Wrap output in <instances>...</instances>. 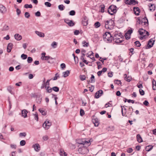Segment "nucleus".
<instances>
[{"label": "nucleus", "mask_w": 156, "mask_h": 156, "mask_svg": "<svg viewBox=\"0 0 156 156\" xmlns=\"http://www.w3.org/2000/svg\"><path fill=\"white\" fill-rule=\"evenodd\" d=\"M60 155L61 156H62L63 155V154L64 155V156H66L67 155V154H66V153L62 150H60V153H59Z\"/></svg>", "instance_id": "nucleus-24"}, {"label": "nucleus", "mask_w": 156, "mask_h": 156, "mask_svg": "<svg viewBox=\"0 0 156 156\" xmlns=\"http://www.w3.org/2000/svg\"><path fill=\"white\" fill-rule=\"evenodd\" d=\"M95 81V80L94 79H91L90 80H87V82L88 83H93Z\"/></svg>", "instance_id": "nucleus-56"}, {"label": "nucleus", "mask_w": 156, "mask_h": 156, "mask_svg": "<svg viewBox=\"0 0 156 156\" xmlns=\"http://www.w3.org/2000/svg\"><path fill=\"white\" fill-rule=\"evenodd\" d=\"M143 104L145 106H148L149 103L147 101L145 100L143 102Z\"/></svg>", "instance_id": "nucleus-59"}, {"label": "nucleus", "mask_w": 156, "mask_h": 156, "mask_svg": "<svg viewBox=\"0 0 156 156\" xmlns=\"http://www.w3.org/2000/svg\"><path fill=\"white\" fill-rule=\"evenodd\" d=\"M130 5L133 4V5H135L136 4L138 3V2L136 1L135 0H130Z\"/></svg>", "instance_id": "nucleus-35"}, {"label": "nucleus", "mask_w": 156, "mask_h": 156, "mask_svg": "<svg viewBox=\"0 0 156 156\" xmlns=\"http://www.w3.org/2000/svg\"><path fill=\"white\" fill-rule=\"evenodd\" d=\"M149 10L151 11H154L155 9V6L154 5L151 4H149Z\"/></svg>", "instance_id": "nucleus-18"}, {"label": "nucleus", "mask_w": 156, "mask_h": 156, "mask_svg": "<svg viewBox=\"0 0 156 156\" xmlns=\"http://www.w3.org/2000/svg\"><path fill=\"white\" fill-rule=\"evenodd\" d=\"M16 12L17 15L19 16L21 13L20 10L19 9L17 8L16 9Z\"/></svg>", "instance_id": "nucleus-53"}, {"label": "nucleus", "mask_w": 156, "mask_h": 156, "mask_svg": "<svg viewBox=\"0 0 156 156\" xmlns=\"http://www.w3.org/2000/svg\"><path fill=\"white\" fill-rule=\"evenodd\" d=\"M24 7L26 8H32V5L31 4L28 5L26 4L24 5Z\"/></svg>", "instance_id": "nucleus-36"}, {"label": "nucleus", "mask_w": 156, "mask_h": 156, "mask_svg": "<svg viewBox=\"0 0 156 156\" xmlns=\"http://www.w3.org/2000/svg\"><path fill=\"white\" fill-rule=\"evenodd\" d=\"M133 29H129L127 32V33L131 35V34L132 33Z\"/></svg>", "instance_id": "nucleus-51"}, {"label": "nucleus", "mask_w": 156, "mask_h": 156, "mask_svg": "<svg viewBox=\"0 0 156 156\" xmlns=\"http://www.w3.org/2000/svg\"><path fill=\"white\" fill-rule=\"evenodd\" d=\"M114 41L117 43H122L123 41V39L120 36L117 34H115L113 37Z\"/></svg>", "instance_id": "nucleus-5"}, {"label": "nucleus", "mask_w": 156, "mask_h": 156, "mask_svg": "<svg viewBox=\"0 0 156 156\" xmlns=\"http://www.w3.org/2000/svg\"><path fill=\"white\" fill-rule=\"evenodd\" d=\"M34 116V118L35 120H36L37 121H38V115L37 113H36L35 114H33Z\"/></svg>", "instance_id": "nucleus-37"}, {"label": "nucleus", "mask_w": 156, "mask_h": 156, "mask_svg": "<svg viewBox=\"0 0 156 156\" xmlns=\"http://www.w3.org/2000/svg\"><path fill=\"white\" fill-rule=\"evenodd\" d=\"M77 145L78 147H79L78 151L79 152H80L82 151V150L83 148L87 147L86 146V145H84L83 146H82V145Z\"/></svg>", "instance_id": "nucleus-23"}, {"label": "nucleus", "mask_w": 156, "mask_h": 156, "mask_svg": "<svg viewBox=\"0 0 156 156\" xmlns=\"http://www.w3.org/2000/svg\"><path fill=\"white\" fill-rule=\"evenodd\" d=\"M103 91L101 90H100L96 92L95 95V97L96 98H98L102 94Z\"/></svg>", "instance_id": "nucleus-11"}, {"label": "nucleus", "mask_w": 156, "mask_h": 156, "mask_svg": "<svg viewBox=\"0 0 156 156\" xmlns=\"http://www.w3.org/2000/svg\"><path fill=\"white\" fill-rule=\"evenodd\" d=\"M24 16L26 18H28L30 17V15L29 12H26L24 14Z\"/></svg>", "instance_id": "nucleus-45"}, {"label": "nucleus", "mask_w": 156, "mask_h": 156, "mask_svg": "<svg viewBox=\"0 0 156 156\" xmlns=\"http://www.w3.org/2000/svg\"><path fill=\"white\" fill-rule=\"evenodd\" d=\"M153 146L152 145H148L146 147L145 150L146 151H149L153 149Z\"/></svg>", "instance_id": "nucleus-20"}, {"label": "nucleus", "mask_w": 156, "mask_h": 156, "mask_svg": "<svg viewBox=\"0 0 156 156\" xmlns=\"http://www.w3.org/2000/svg\"><path fill=\"white\" fill-rule=\"evenodd\" d=\"M42 100V98L38 97L36 98V102L38 104H40Z\"/></svg>", "instance_id": "nucleus-30"}, {"label": "nucleus", "mask_w": 156, "mask_h": 156, "mask_svg": "<svg viewBox=\"0 0 156 156\" xmlns=\"http://www.w3.org/2000/svg\"><path fill=\"white\" fill-rule=\"evenodd\" d=\"M136 46L138 47H139L141 45V44L139 41H136L134 42Z\"/></svg>", "instance_id": "nucleus-38"}, {"label": "nucleus", "mask_w": 156, "mask_h": 156, "mask_svg": "<svg viewBox=\"0 0 156 156\" xmlns=\"http://www.w3.org/2000/svg\"><path fill=\"white\" fill-rule=\"evenodd\" d=\"M74 23L72 20H70L68 23V25L70 27H73L74 25Z\"/></svg>", "instance_id": "nucleus-32"}, {"label": "nucleus", "mask_w": 156, "mask_h": 156, "mask_svg": "<svg viewBox=\"0 0 156 156\" xmlns=\"http://www.w3.org/2000/svg\"><path fill=\"white\" fill-rule=\"evenodd\" d=\"M116 7L114 5H111L110 6L108 9V12L111 15H113L116 12Z\"/></svg>", "instance_id": "nucleus-6"}, {"label": "nucleus", "mask_w": 156, "mask_h": 156, "mask_svg": "<svg viewBox=\"0 0 156 156\" xmlns=\"http://www.w3.org/2000/svg\"><path fill=\"white\" fill-rule=\"evenodd\" d=\"M114 82L115 83L119 85V84H121V81L120 80H115L114 81Z\"/></svg>", "instance_id": "nucleus-54"}, {"label": "nucleus", "mask_w": 156, "mask_h": 156, "mask_svg": "<svg viewBox=\"0 0 156 156\" xmlns=\"http://www.w3.org/2000/svg\"><path fill=\"white\" fill-rule=\"evenodd\" d=\"M50 80H48L45 83L46 85H45V88H46L47 87V86H49V81Z\"/></svg>", "instance_id": "nucleus-58"}, {"label": "nucleus", "mask_w": 156, "mask_h": 156, "mask_svg": "<svg viewBox=\"0 0 156 156\" xmlns=\"http://www.w3.org/2000/svg\"><path fill=\"white\" fill-rule=\"evenodd\" d=\"M104 40L107 43H110L112 42L113 37L109 32H106L103 35Z\"/></svg>", "instance_id": "nucleus-2"}, {"label": "nucleus", "mask_w": 156, "mask_h": 156, "mask_svg": "<svg viewBox=\"0 0 156 156\" xmlns=\"http://www.w3.org/2000/svg\"><path fill=\"white\" fill-rule=\"evenodd\" d=\"M139 91L140 93L141 94V95H143L144 94V92L143 90L140 89Z\"/></svg>", "instance_id": "nucleus-50"}, {"label": "nucleus", "mask_w": 156, "mask_h": 156, "mask_svg": "<svg viewBox=\"0 0 156 156\" xmlns=\"http://www.w3.org/2000/svg\"><path fill=\"white\" fill-rule=\"evenodd\" d=\"M100 23L99 22H96L94 24V26L96 28H98L100 27Z\"/></svg>", "instance_id": "nucleus-29"}, {"label": "nucleus", "mask_w": 156, "mask_h": 156, "mask_svg": "<svg viewBox=\"0 0 156 156\" xmlns=\"http://www.w3.org/2000/svg\"><path fill=\"white\" fill-rule=\"evenodd\" d=\"M45 5L47 7H50L51 6V4L48 2H46L44 3Z\"/></svg>", "instance_id": "nucleus-46"}, {"label": "nucleus", "mask_w": 156, "mask_h": 156, "mask_svg": "<svg viewBox=\"0 0 156 156\" xmlns=\"http://www.w3.org/2000/svg\"><path fill=\"white\" fill-rule=\"evenodd\" d=\"M13 47V44L12 43H9L7 47V51L8 52H11Z\"/></svg>", "instance_id": "nucleus-14"}, {"label": "nucleus", "mask_w": 156, "mask_h": 156, "mask_svg": "<svg viewBox=\"0 0 156 156\" xmlns=\"http://www.w3.org/2000/svg\"><path fill=\"white\" fill-rule=\"evenodd\" d=\"M51 45L54 48H55L57 46V43L55 41H53L51 43Z\"/></svg>", "instance_id": "nucleus-27"}, {"label": "nucleus", "mask_w": 156, "mask_h": 156, "mask_svg": "<svg viewBox=\"0 0 156 156\" xmlns=\"http://www.w3.org/2000/svg\"><path fill=\"white\" fill-rule=\"evenodd\" d=\"M137 140L139 143H141L143 142L142 139L140 134H138L136 136Z\"/></svg>", "instance_id": "nucleus-17"}, {"label": "nucleus", "mask_w": 156, "mask_h": 156, "mask_svg": "<svg viewBox=\"0 0 156 156\" xmlns=\"http://www.w3.org/2000/svg\"><path fill=\"white\" fill-rule=\"evenodd\" d=\"M35 15L36 16H39L41 15V13L39 11H38L35 13Z\"/></svg>", "instance_id": "nucleus-60"}, {"label": "nucleus", "mask_w": 156, "mask_h": 156, "mask_svg": "<svg viewBox=\"0 0 156 156\" xmlns=\"http://www.w3.org/2000/svg\"><path fill=\"white\" fill-rule=\"evenodd\" d=\"M108 77H112L113 76L112 72H110L108 73Z\"/></svg>", "instance_id": "nucleus-64"}, {"label": "nucleus", "mask_w": 156, "mask_h": 156, "mask_svg": "<svg viewBox=\"0 0 156 156\" xmlns=\"http://www.w3.org/2000/svg\"><path fill=\"white\" fill-rule=\"evenodd\" d=\"M35 33L39 37H44V33L38 31H35Z\"/></svg>", "instance_id": "nucleus-13"}, {"label": "nucleus", "mask_w": 156, "mask_h": 156, "mask_svg": "<svg viewBox=\"0 0 156 156\" xmlns=\"http://www.w3.org/2000/svg\"><path fill=\"white\" fill-rule=\"evenodd\" d=\"M38 110L42 114V115H46V112L43 110L42 109H39Z\"/></svg>", "instance_id": "nucleus-26"}, {"label": "nucleus", "mask_w": 156, "mask_h": 156, "mask_svg": "<svg viewBox=\"0 0 156 156\" xmlns=\"http://www.w3.org/2000/svg\"><path fill=\"white\" fill-rule=\"evenodd\" d=\"M21 57L23 59H25L27 58V55L24 54L21 55Z\"/></svg>", "instance_id": "nucleus-41"}, {"label": "nucleus", "mask_w": 156, "mask_h": 156, "mask_svg": "<svg viewBox=\"0 0 156 156\" xmlns=\"http://www.w3.org/2000/svg\"><path fill=\"white\" fill-rule=\"evenodd\" d=\"M70 72L69 70H67L65 72L63 73V77H67L69 74Z\"/></svg>", "instance_id": "nucleus-22"}, {"label": "nucleus", "mask_w": 156, "mask_h": 156, "mask_svg": "<svg viewBox=\"0 0 156 156\" xmlns=\"http://www.w3.org/2000/svg\"><path fill=\"white\" fill-rule=\"evenodd\" d=\"M7 11L6 8L2 4H0V12L3 14L5 13Z\"/></svg>", "instance_id": "nucleus-9"}, {"label": "nucleus", "mask_w": 156, "mask_h": 156, "mask_svg": "<svg viewBox=\"0 0 156 156\" xmlns=\"http://www.w3.org/2000/svg\"><path fill=\"white\" fill-rule=\"evenodd\" d=\"M105 27L107 29L112 30L114 27V22L112 20H109L105 21Z\"/></svg>", "instance_id": "nucleus-1"}, {"label": "nucleus", "mask_w": 156, "mask_h": 156, "mask_svg": "<svg viewBox=\"0 0 156 156\" xmlns=\"http://www.w3.org/2000/svg\"><path fill=\"white\" fill-rule=\"evenodd\" d=\"M27 111L26 109H23L22 111V115L24 118H25L27 117Z\"/></svg>", "instance_id": "nucleus-15"}, {"label": "nucleus", "mask_w": 156, "mask_h": 156, "mask_svg": "<svg viewBox=\"0 0 156 156\" xmlns=\"http://www.w3.org/2000/svg\"><path fill=\"white\" fill-rule=\"evenodd\" d=\"M101 12H104L105 5L104 4H102L101 5Z\"/></svg>", "instance_id": "nucleus-44"}, {"label": "nucleus", "mask_w": 156, "mask_h": 156, "mask_svg": "<svg viewBox=\"0 0 156 156\" xmlns=\"http://www.w3.org/2000/svg\"><path fill=\"white\" fill-rule=\"evenodd\" d=\"M133 151V149L132 148H129L127 150V152L128 153H130Z\"/></svg>", "instance_id": "nucleus-62"}, {"label": "nucleus", "mask_w": 156, "mask_h": 156, "mask_svg": "<svg viewBox=\"0 0 156 156\" xmlns=\"http://www.w3.org/2000/svg\"><path fill=\"white\" fill-rule=\"evenodd\" d=\"M69 14L71 16H74L75 14V12L74 10H71L69 12Z\"/></svg>", "instance_id": "nucleus-49"}, {"label": "nucleus", "mask_w": 156, "mask_h": 156, "mask_svg": "<svg viewBox=\"0 0 156 156\" xmlns=\"http://www.w3.org/2000/svg\"><path fill=\"white\" fill-rule=\"evenodd\" d=\"M49 59H52L53 58L51 57H50L49 56H45L44 57V59L43 60H48Z\"/></svg>", "instance_id": "nucleus-48"}, {"label": "nucleus", "mask_w": 156, "mask_h": 156, "mask_svg": "<svg viewBox=\"0 0 156 156\" xmlns=\"http://www.w3.org/2000/svg\"><path fill=\"white\" fill-rule=\"evenodd\" d=\"M60 67L62 69H63L66 68V65L64 63H62L60 65Z\"/></svg>", "instance_id": "nucleus-57"}, {"label": "nucleus", "mask_w": 156, "mask_h": 156, "mask_svg": "<svg viewBox=\"0 0 156 156\" xmlns=\"http://www.w3.org/2000/svg\"><path fill=\"white\" fill-rule=\"evenodd\" d=\"M65 8V6H64L63 5H59L58 6V9L61 11L63 10Z\"/></svg>", "instance_id": "nucleus-33"}, {"label": "nucleus", "mask_w": 156, "mask_h": 156, "mask_svg": "<svg viewBox=\"0 0 156 156\" xmlns=\"http://www.w3.org/2000/svg\"><path fill=\"white\" fill-rule=\"evenodd\" d=\"M125 38L127 40H129L130 38L131 37V35H130L129 34H128L127 33H126L125 35Z\"/></svg>", "instance_id": "nucleus-31"}, {"label": "nucleus", "mask_w": 156, "mask_h": 156, "mask_svg": "<svg viewBox=\"0 0 156 156\" xmlns=\"http://www.w3.org/2000/svg\"><path fill=\"white\" fill-rule=\"evenodd\" d=\"M155 40L153 39H151L148 41V43L147 46H146L145 48L146 49L150 48L152 47L154 44Z\"/></svg>", "instance_id": "nucleus-8"}, {"label": "nucleus", "mask_w": 156, "mask_h": 156, "mask_svg": "<svg viewBox=\"0 0 156 156\" xmlns=\"http://www.w3.org/2000/svg\"><path fill=\"white\" fill-rule=\"evenodd\" d=\"M138 32L140 34L141 36L140 37V39L141 40L143 39L144 38H145V37L149 35V33L148 32L142 28L140 29L138 31Z\"/></svg>", "instance_id": "nucleus-4"}, {"label": "nucleus", "mask_w": 156, "mask_h": 156, "mask_svg": "<svg viewBox=\"0 0 156 156\" xmlns=\"http://www.w3.org/2000/svg\"><path fill=\"white\" fill-rule=\"evenodd\" d=\"M43 139L44 140L46 141L48 139V136L45 135L43 136Z\"/></svg>", "instance_id": "nucleus-55"}, {"label": "nucleus", "mask_w": 156, "mask_h": 156, "mask_svg": "<svg viewBox=\"0 0 156 156\" xmlns=\"http://www.w3.org/2000/svg\"><path fill=\"white\" fill-rule=\"evenodd\" d=\"M51 122L46 120L43 124L42 126L45 130L48 129L51 125Z\"/></svg>", "instance_id": "nucleus-7"}, {"label": "nucleus", "mask_w": 156, "mask_h": 156, "mask_svg": "<svg viewBox=\"0 0 156 156\" xmlns=\"http://www.w3.org/2000/svg\"><path fill=\"white\" fill-rule=\"evenodd\" d=\"M15 39L17 41H20L22 39V36L18 34H16L14 35Z\"/></svg>", "instance_id": "nucleus-16"}, {"label": "nucleus", "mask_w": 156, "mask_h": 156, "mask_svg": "<svg viewBox=\"0 0 156 156\" xmlns=\"http://www.w3.org/2000/svg\"><path fill=\"white\" fill-rule=\"evenodd\" d=\"M82 44L83 46L84 47H87L89 45V43L86 42L85 41H82Z\"/></svg>", "instance_id": "nucleus-25"}, {"label": "nucleus", "mask_w": 156, "mask_h": 156, "mask_svg": "<svg viewBox=\"0 0 156 156\" xmlns=\"http://www.w3.org/2000/svg\"><path fill=\"white\" fill-rule=\"evenodd\" d=\"M26 144V142L24 140H22L20 141V144L21 146H24Z\"/></svg>", "instance_id": "nucleus-43"}, {"label": "nucleus", "mask_w": 156, "mask_h": 156, "mask_svg": "<svg viewBox=\"0 0 156 156\" xmlns=\"http://www.w3.org/2000/svg\"><path fill=\"white\" fill-rule=\"evenodd\" d=\"M133 11L136 15H139V13H140V10L138 7H134L133 8Z\"/></svg>", "instance_id": "nucleus-12"}, {"label": "nucleus", "mask_w": 156, "mask_h": 156, "mask_svg": "<svg viewBox=\"0 0 156 156\" xmlns=\"http://www.w3.org/2000/svg\"><path fill=\"white\" fill-rule=\"evenodd\" d=\"M77 145H82V146L86 145V146H88L90 144V141H87L84 139H78L76 140Z\"/></svg>", "instance_id": "nucleus-3"}, {"label": "nucleus", "mask_w": 156, "mask_h": 156, "mask_svg": "<svg viewBox=\"0 0 156 156\" xmlns=\"http://www.w3.org/2000/svg\"><path fill=\"white\" fill-rule=\"evenodd\" d=\"M32 147L34 148L35 151L37 152H38L40 150V146L39 144L37 143L34 144Z\"/></svg>", "instance_id": "nucleus-10"}, {"label": "nucleus", "mask_w": 156, "mask_h": 156, "mask_svg": "<svg viewBox=\"0 0 156 156\" xmlns=\"http://www.w3.org/2000/svg\"><path fill=\"white\" fill-rule=\"evenodd\" d=\"M115 128L114 126H109L107 129L108 131H113L114 130Z\"/></svg>", "instance_id": "nucleus-34"}, {"label": "nucleus", "mask_w": 156, "mask_h": 156, "mask_svg": "<svg viewBox=\"0 0 156 156\" xmlns=\"http://www.w3.org/2000/svg\"><path fill=\"white\" fill-rule=\"evenodd\" d=\"M26 135L27 134L25 132L20 133L19 134V136L20 137H25Z\"/></svg>", "instance_id": "nucleus-42"}, {"label": "nucleus", "mask_w": 156, "mask_h": 156, "mask_svg": "<svg viewBox=\"0 0 156 156\" xmlns=\"http://www.w3.org/2000/svg\"><path fill=\"white\" fill-rule=\"evenodd\" d=\"M147 20V22L144 21L143 22V21H142V20H140L139 19H138L139 21V24H141L142 25H145L147 26L148 24V20L147 19H146Z\"/></svg>", "instance_id": "nucleus-19"}, {"label": "nucleus", "mask_w": 156, "mask_h": 156, "mask_svg": "<svg viewBox=\"0 0 156 156\" xmlns=\"http://www.w3.org/2000/svg\"><path fill=\"white\" fill-rule=\"evenodd\" d=\"M9 27L8 26L5 25L3 27V29H2V31H7L9 30Z\"/></svg>", "instance_id": "nucleus-28"}, {"label": "nucleus", "mask_w": 156, "mask_h": 156, "mask_svg": "<svg viewBox=\"0 0 156 156\" xmlns=\"http://www.w3.org/2000/svg\"><path fill=\"white\" fill-rule=\"evenodd\" d=\"M153 85V89L154 90H156V81L153 79L152 81Z\"/></svg>", "instance_id": "nucleus-21"}, {"label": "nucleus", "mask_w": 156, "mask_h": 156, "mask_svg": "<svg viewBox=\"0 0 156 156\" xmlns=\"http://www.w3.org/2000/svg\"><path fill=\"white\" fill-rule=\"evenodd\" d=\"M79 34V31L78 30H76L74 31V34L75 35H78Z\"/></svg>", "instance_id": "nucleus-61"}, {"label": "nucleus", "mask_w": 156, "mask_h": 156, "mask_svg": "<svg viewBox=\"0 0 156 156\" xmlns=\"http://www.w3.org/2000/svg\"><path fill=\"white\" fill-rule=\"evenodd\" d=\"M89 88L90 91L91 92H92L94 90V87L93 86H92L91 87H89Z\"/></svg>", "instance_id": "nucleus-63"}, {"label": "nucleus", "mask_w": 156, "mask_h": 156, "mask_svg": "<svg viewBox=\"0 0 156 156\" xmlns=\"http://www.w3.org/2000/svg\"><path fill=\"white\" fill-rule=\"evenodd\" d=\"M33 61L32 58L30 57H28L27 58V62L28 63H31Z\"/></svg>", "instance_id": "nucleus-39"}, {"label": "nucleus", "mask_w": 156, "mask_h": 156, "mask_svg": "<svg viewBox=\"0 0 156 156\" xmlns=\"http://www.w3.org/2000/svg\"><path fill=\"white\" fill-rule=\"evenodd\" d=\"M52 89L55 92H58L59 91V89L57 87H54L52 88Z\"/></svg>", "instance_id": "nucleus-40"}, {"label": "nucleus", "mask_w": 156, "mask_h": 156, "mask_svg": "<svg viewBox=\"0 0 156 156\" xmlns=\"http://www.w3.org/2000/svg\"><path fill=\"white\" fill-rule=\"evenodd\" d=\"M80 114L81 116H83L85 114L84 110L81 109L80 111Z\"/></svg>", "instance_id": "nucleus-52"}, {"label": "nucleus", "mask_w": 156, "mask_h": 156, "mask_svg": "<svg viewBox=\"0 0 156 156\" xmlns=\"http://www.w3.org/2000/svg\"><path fill=\"white\" fill-rule=\"evenodd\" d=\"M52 89L49 86H48L46 89L48 93L51 92L52 91Z\"/></svg>", "instance_id": "nucleus-47"}]
</instances>
